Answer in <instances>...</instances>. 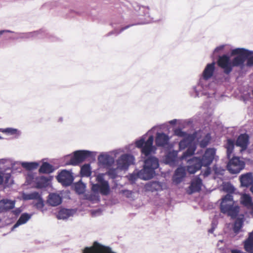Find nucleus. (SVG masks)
Segmentation results:
<instances>
[{"label":"nucleus","mask_w":253,"mask_h":253,"mask_svg":"<svg viewBox=\"0 0 253 253\" xmlns=\"http://www.w3.org/2000/svg\"><path fill=\"white\" fill-rule=\"evenodd\" d=\"M55 170L54 167L48 162H43L39 169L40 173L49 174Z\"/></svg>","instance_id":"nucleus-30"},{"label":"nucleus","mask_w":253,"mask_h":253,"mask_svg":"<svg viewBox=\"0 0 253 253\" xmlns=\"http://www.w3.org/2000/svg\"><path fill=\"white\" fill-rule=\"evenodd\" d=\"M169 137L164 132H157L155 139L156 145L159 147H164L169 143Z\"/></svg>","instance_id":"nucleus-23"},{"label":"nucleus","mask_w":253,"mask_h":253,"mask_svg":"<svg viewBox=\"0 0 253 253\" xmlns=\"http://www.w3.org/2000/svg\"><path fill=\"white\" fill-rule=\"evenodd\" d=\"M21 224L19 222V221L17 220L16 222L14 224V225L12 226L11 228V231H13L14 229L18 227L19 226L21 225Z\"/></svg>","instance_id":"nucleus-62"},{"label":"nucleus","mask_w":253,"mask_h":253,"mask_svg":"<svg viewBox=\"0 0 253 253\" xmlns=\"http://www.w3.org/2000/svg\"><path fill=\"white\" fill-rule=\"evenodd\" d=\"M188 165L186 167L187 172L189 174H194L203 167L200 157L192 156L187 160Z\"/></svg>","instance_id":"nucleus-11"},{"label":"nucleus","mask_w":253,"mask_h":253,"mask_svg":"<svg viewBox=\"0 0 253 253\" xmlns=\"http://www.w3.org/2000/svg\"><path fill=\"white\" fill-rule=\"evenodd\" d=\"M243 219L242 218L238 217V233L240 232L241 228L243 226Z\"/></svg>","instance_id":"nucleus-58"},{"label":"nucleus","mask_w":253,"mask_h":253,"mask_svg":"<svg viewBox=\"0 0 253 253\" xmlns=\"http://www.w3.org/2000/svg\"><path fill=\"white\" fill-rule=\"evenodd\" d=\"M4 174V183L5 184L8 185L9 184V180L11 178V175L10 173H6Z\"/></svg>","instance_id":"nucleus-57"},{"label":"nucleus","mask_w":253,"mask_h":253,"mask_svg":"<svg viewBox=\"0 0 253 253\" xmlns=\"http://www.w3.org/2000/svg\"><path fill=\"white\" fill-rule=\"evenodd\" d=\"M147 135V133L143 135L140 139L136 140L135 142V146L140 149L142 154L146 157L143 161L142 169L139 170L140 179L145 181L152 179L158 175L159 171L157 169H161L159 159L151 155L155 151L153 146L154 136L151 135L146 140Z\"/></svg>","instance_id":"nucleus-2"},{"label":"nucleus","mask_w":253,"mask_h":253,"mask_svg":"<svg viewBox=\"0 0 253 253\" xmlns=\"http://www.w3.org/2000/svg\"><path fill=\"white\" fill-rule=\"evenodd\" d=\"M235 145L237 146V139L234 141L231 139L227 140V144L225 146L227 149V158H229L233 153Z\"/></svg>","instance_id":"nucleus-33"},{"label":"nucleus","mask_w":253,"mask_h":253,"mask_svg":"<svg viewBox=\"0 0 253 253\" xmlns=\"http://www.w3.org/2000/svg\"><path fill=\"white\" fill-rule=\"evenodd\" d=\"M82 253H117L109 246L103 245L97 241H94L90 247H86L82 250Z\"/></svg>","instance_id":"nucleus-8"},{"label":"nucleus","mask_w":253,"mask_h":253,"mask_svg":"<svg viewBox=\"0 0 253 253\" xmlns=\"http://www.w3.org/2000/svg\"><path fill=\"white\" fill-rule=\"evenodd\" d=\"M96 181H97V184H100L104 183V182H107V181L104 179V174L102 173L99 174L96 178Z\"/></svg>","instance_id":"nucleus-50"},{"label":"nucleus","mask_w":253,"mask_h":253,"mask_svg":"<svg viewBox=\"0 0 253 253\" xmlns=\"http://www.w3.org/2000/svg\"><path fill=\"white\" fill-rule=\"evenodd\" d=\"M91 190L95 194L99 193L103 196H107L111 192L108 181L100 184H91Z\"/></svg>","instance_id":"nucleus-13"},{"label":"nucleus","mask_w":253,"mask_h":253,"mask_svg":"<svg viewBox=\"0 0 253 253\" xmlns=\"http://www.w3.org/2000/svg\"><path fill=\"white\" fill-rule=\"evenodd\" d=\"M40 34L39 32H37V31L28 32V35H29L30 39H38V35Z\"/></svg>","instance_id":"nucleus-51"},{"label":"nucleus","mask_w":253,"mask_h":253,"mask_svg":"<svg viewBox=\"0 0 253 253\" xmlns=\"http://www.w3.org/2000/svg\"><path fill=\"white\" fill-rule=\"evenodd\" d=\"M80 173L81 177L89 176L91 173L90 164H85L83 165L81 168Z\"/></svg>","instance_id":"nucleus-37"},{"label":"nucleus","mask_w":253,"mask_h":253,"mask_svg":"<svg viewBox=\"0 0 253 253\" xmlns=\"http://www.w3.org/2000/svg\"><path fill=\"white\" fill-rule=\"evenodd\" d=\"M71 188L78 195H81L84 193L86 188L85 184L80 179L79 181L72 184Z\"/></svg>","instance_id":"nucleus-28"},{"label":"nucleus","mask_w":253,"mask_h":253,"mask_svg":"<svg viewBox=\"0 0 253 253\" xmlns=\"http://www.w3.org/2000/svg\"><path fill=\"white\" fill-rule=\"evenodd\" d=\"M76 212V210L74 209L61 208L58 211L56 217L58 219L66 220L73 216Z\"/></svg>","instance_id":"nucleus-19"},{"label":"nucleus","mask_w":253,"mask_h":253,"mask_svg":"<svg viewBox=\"0 0 253 253\" xmlns=\"http://www.w3.org/2000/svg\"><path fill=\"white\" fill-rule=\"evenodd\" d=\"M249 144V136L246 133L241 134L238 136V147L241 148V152L245 150Z\"/></svg>","instance_id":"nucleus-27"},{"label":"nucleus","mask_w":253,"mask_h":253,"mask_svg":"<svg viewBox=\"0 0 253 253\" xmlns=\"http://www.w3.org/2000/svg\"><path fill=\"white\" fill-rule=\"evenodd\" d=\"M179 162L178 151L174 150L168 152L163 159V163L172 168L177 167Z\"/></svg>","instance_id":"nucleus-10"},{"label":"nucleus","mask_w":253,"mask_h":253,"mask_svg":"<svg viewBox=\"0 0 253 253\" xmlns=\"http://www.w3.org/2000/svg\"><path fill=\"white\" fill-rule=\"evenodd\" d=\"M32 214L28 213L27 212L22 213L19 219L17 220L22 225L26 223L32 217Z\"/></svg>","instance_id":"nucleus-43"},{"label":"nucleus","mask_w":253,"mask_h":253,"mask_svg":"<svg viewBox=\"0 0 253 253\" xmlns=\"http://www.w3.org/2000/svg\"><path fill=\"white\" fill-rule=\"evenodd\" d=\"M21 165L23 168L30 171L36 169L38 167L39 163L37 162H22L21 163Z\"/></svg>","instance_id":"nucleus-38"},{"label":"nucleus","mask_w":253,"mask_h":253,"mask_svg":"<svg viewBox=\"0 0 253 253\" xmlns=\"http://www.w3.org/2000/svg\"><path fill=\"white\" fill-rule=\"evenodd\" d=\"M186 170L185 167L181 165H178V167L174 170L172 177V181L176 184H180L183 180L186 175Z\"/></svg>","instance_id":"nucleus-15"},{"label":"nucleus","mask_w":253,"mask_h":253,"mask_svg":"<svg viewBox=\"0 0 253 253\" xmlns=\"http://www.w3.org/2000/svg\"><path fill=\"white\" fill-rule=\"evenodd\" d=\"M224 242L223 240H220L218 241L217 244V247L218 248V249L222 251L221 253H227L228 251H230V250H224L223 248L222 247H220L219 245L220 243H223Z\"/></svg>","instance_id":"nucleus-55"},{"label":"nucleus","mask_w":253,"mask_h":253,"mask_svg":"<svg viewBox=\"0 0 253 253\" xmlns=\"http://www.w3.org/2000/svg\"><path fill=\"white\" fill-rule=\"evenodd\" d=\"M96 153V152L86 150H76L73 152L70 160L66 162V165L79 166L87 159L94 161Z\"/></svg>","instance_id":"nucleus-6"},{"label":"nucleus","mask_w":253,"mask_h":253,"mask_svg":"<svg viewBox=\"0 0 253 253\" xmlns=\"http://www.w3.org/2000/svg\"><path fill=\"white\" fill-rule=\"evenodd\" d=\"M240 203L247 209L253 212V202L249 194L246 193L241 194Z\"/></svg>","instance_id":"nucleus-24"},{"label":"nucleus","mask_w":253,"mask_h":253,"mask_svg":"<svg viewBox=\"0 0 253 253\" xmlns=\"http://www.w3.org/2000/svg\"><path fill=\"white\" fill-rule=\"evenodd\" d=\"M178 123V120L177 119H173L169 122V123L171 125H175L177 123Z\"/></svg>","instance_id":"nucleus-63"},{"label":"nucleus","mask_w":253,"mask_h":253,"mask_svg":"<svg viewBox=\"0 0 253 253\" xmlns=\"http://www.w3.org/2000/svg\"><path fill=\"white\" fill-rule=\"evenodd\" d=\"M37 200H38L37 203L35 205V207L37 209H42L44 206V201L40 195V197H39Z\"/></svg>","instance_id":"nucleus-49"},{"label":"nucleus","mask_w":253,"mask_h":253,"mask_svg":"<svg viewBox=\"0 0 253 253\" xmlns=\"http://www.w3.org/2000/svg\"><path fill=\"white\" fill-rule=\"evenodd\" d=\"M182 129H183L182 127H181L178 126L177 127L173 129V135L178 137H182L183 138L186 137H191V135H192V134H190L186 131H183Z\"/></svg>","instance_id":"nucleus-40"},{"label":"nucleus","mask_w":253,"mask_h":253,"mask_svg":"<svg viewBox=\"0 0 253 253\" xmlns=\"http://www.w3.org/2000/svg\"><path fill=\"white\" fill-rule=\"evenodd\" d=\"M16 201L7 198L0 200V213H5L15 208Z\"/></svg>","instance_id":"nucleus-18"},{"label":"nucleus","mask_w":253,"mask_h":253,"mask_svg":"<svg viewBox=\"0 0 253 253\" xmlns=\"http://www.w3.org/2000/svg\"><path fill=\"white\" fill-rule=\"evenodd\" d=\"M40 197L39 192L35 191L31 193H26L24 192L22 193V198L24 201L37 199Z\"/></svg>","instance_id":"nucleus-39"},{"label":"nucleus","mask_w":253,"mask_h":253,"mask_svg":"<svg viewBox=\"0 0 253 253\" xmlns=\"http://www.w3.org/2000/svg\"><path fill=\"white\" fill-rule=\"evenodd\" d=\"M115 162L114 158L107 153H101L98 157L99 166L104 168H111Z\"/></svg>","instance_id":"nucleus-16"},{"label":"nucleus","mask_w":253,"mask_h":253,"mask_svg":"<svg viewBox=\"0 0 253 253\" xmlns=\"http://www.w3.org/2000/svg\"><path fill=\"white\" fill-rule=\"evenodd\" d=\"M218 224V221L216 219H213L211 223V227L216 228Z\"/></svg>","instance_id":"nucleus-61"},{"label":"nucleus","mask_w":253,"mask_h":253,"mask_svg":"<svg viewBox=\"0 0 253 253\" xmlns=\"http://www.w3.org/2000/svg\"><path fill=\"white\" fill-rule=\"evenodd\" d=\"M197 146L195 143H191V145H189L188 147H187V149L186 151L191 156H192L196 150Z\"/></svg>","instance_id":"nucleus-47"},{"label":"nucleus","mask_w":253,"mask_h":253,"mask_svg":"<svg viewBox=\"0 0 253 253\" xmlns=\"http://www.w3.org/2000/svg\"><path fill=\"white\" fill-rule=\"evenodd\" d=\"M52 178V176L46 177L43 175L36 177L35 180L36 188L42 189L47 187L49 185L50 181Z\"/></svg>","instance_id":"nucleus-20"},{"label":"nucleus","mask_w":253,"mask_h":253,"mask_svg":"<svg viewBox=\"0 0 253 253\" xmlns=\"http://www.w3.org/2000/svg\"><path fill=\"white\" fill-rule=\"evenodd\" d=\"M147 191L154 192L163 190L162 183L158 181H151L145 185Z\"/></svg>","instance_id":"nucleus-25"},{"label":"nucleus","mask_w":253,"mask_h":253,"mask_svg":"<svg viewBox=\"0 0 253 253\" xmlns=\"http://www.w3.org/2000/svg\"><path fill=\"white\" fill-rule=\"evenodd\" d=\"M212 95L213 96V97L216 100H221V98L223 97V95L222 94H219L217 95L216 93L215 92L212 93Z\"/></svg>","instance_id":"nucleus-59"},{"label":"nucleus","mask_w":253,"mask_h":253,"mask_svg":"<svg viewBox=\"0 0 253 253\" xmlns=\"http://www.w3.org/2000/svg\"><path fill=\"white\" fill-rule=\"evenodd\" d=\"M206 167L207 168L204 173V175L205 176H208L211 173V169H210V166Z\"/></svg>","instance_id":"nucleus-60"},{"label":"nucleus","mask_w":253,"mask_h":253,"mask_svg":"<svg viewBox=\"0 0 253 253\" xmlns=\"http://www.w3.org/2000/svg\"><path fill=\"white\" fill-rule=\"evenodd\" d=\"M220 211L221 213L230 216L231 219H234L233 223H229L226 225L224 231L225 233H229L233 236L237 235V205H235L232 194H227L220 199Z\"/></svg>","instance_id":"nucleus-5"},{"label":"nucleus","mask_w":253,"mask_h":253,"mask_svg":"<svg viewBox=\"0 0 253 253\" xmlns=\"http://www.w3.org/2000/svg\"><path fill=\"white\" fill-rule=\"evenodd\" d=\"M139 171L138 169H135L131 174L129 176L128 179L132 183H134L135 182L137 179H140V177L139 175Z\"/></svg>","instance_id":"nucleus-46"},{"label":"nucleus","mask_w":253,"mask_h":253,"mask_svg":"<svg viewBox=\"0 0 253 253\" xmlns=\"http://www.w3.org/2000/svg\"><path fill=\"white\" fill-rule=\"evenodd\" d=\"M193 120L189 119L187 120H178V126L183 128H186L188 126L192 125Z\"/></svg>","instance_id":"nucleus-45"},{"label":"nucleus","mask_w":253,"mask_h":253,"mask_svg":"<svg viewBox=\"0 0 253 253\" xmlns=\"http://www.w3.org/2000/svg\"><path fill=\"white\" fill-rule=\"evenodd\" d=\"M0 131L3 133L10 134V135H16L15 137L18 138L21 134L20 130L17 128L12 127H7L5 128H1Z\"/></svg>","instance_id":"nucleus-34"},{"label":"nucleus","mask_w":253,"mask_h":253,"mask_svg":"<svg viewBox=\"0 0 253 253\" xmlns=\"http://www.w3.org/2000/svg\"><path fill=\"white\" fill-rule=\"evenodd\" d=\"M191 156L185 150L183 152L182 155L179 157V159L180 160V161L184 160H187V158Z\"/></svg>","instance_id":"nucleus-52"},{"label":"nucleus","mask_w":253,"mask_h":253,"mask_svg":"<svg viewBox=\"0 0 253 253\" xmlns=\"http://www.w3.org/2000/svg\"><path fill=\"white\" fill-rule=\"evenodd\" d=\"M22 209L21 208H16L15 210H12L11 212L14 214L16 216H18L20 213L22 212Z\"/></svg>","instance_id":"nucleus-56"},{"label":"nucleus","mask_w":253,"mask_h":253,"mask_svg":"<svg viewBox=\"0 0 253 253\" xmlns=\"http://www.w3.org/2000/svg\"><path fill=\"white\" fill-rule=\"evenodd\" d=\"M203 185L202 179L199 175H197L194 178L189 187L190 192L189 194H193L196 192H199L202 189Z\"/></svg>","instance_id":"nucleus-21"},{"label":"nucleus","mask_w":253,"mask_h":253,"mask_svg":"<svg viewBox=\"0 0 253 253\" xmlns=\"http://www.w3.org/2000/svg\"><path fill=\"white\" fill-rule=\"evenodd\" d=\"M230 80L229 75L225 74H220L214 76L212 78L213 85L214 84L221 85L224 83L229 82Z\"/></svg>","instance_id":"nucleus-29"},{"label":"nucleus","mask_w":253,"mask_h":253,"mask_svg":"<svg viewBox=\"0 0 253 253\" xmlns=\"http://www.w3.org/2000/svg\"><path fill=\"white\" fill-rule=\"evenodd\" d=\"M109 169L107 172V174L110 176L113 179H114L117 177V172L116 169L114 168H109Z\"/></svg>","instance_id":"nucleus-48"},{"label":"nucleus","mask_w":253,"mask_h":253,"mask_svg":"<svg viewBox=\"0 0 253 253\" xmlns=\"http://www.w3.org/2000/svg\"><path fill=\"white\" fill-rule=\"evenodd\" d=\"M215 61L206 65L196 85L193 86L189 91L190 95L194 98L199 97L207 95L208 89H213V82L210 83L209 80L213 77L215 70Z\"/></svg>","instance_id":"nucleus-4"},{"label":"nucleus","mask_w":253,"mask_h":253,"mask_svg":"<svg viewBox=\"0 0 253 253\" xmlns=\"http://www.w3.org/2000/svg\"><path fill=\"white\" fill-rule=\"evenodd\" d=\"M229 160V161L226 165L227 169L230 172L231 174H236L237 173V169H233L232 168V166H237V156L234 155L233 157L231 158H227Z\"/></svg>","instance_id":"nucleus-31"},{"label":"nucleus","mask_w":253,"mask_h":253,"mask_svg":"<svg viewBox=\"0 0 253 253\" xmlns=\"http://www.w3.org/2000/svg\"><path fill=\"white\" fill-rule=\"evenodd\" d=\"M211 140V135L210 133H207L204 137L200 141L199 145L202 148H206L209 144Z\"/></svg>","instance_id":"nucleus-42"},{"label":"nucleus","mask_w":253,"mask_h":253,"mask_svg":"<svg viewBox=\"0 0 253 253\" xmlns=\"http://www.w3.org/2000/svg\"><path fill=\"white\" fill-rule=\"evenodd\" d=\"M63 201L62 195L55 192L50 193L46 200V203L51 207H57L61 205Z\"/></svg>","instance_id":"nucleus-17"},{"label":"nucleus","mask_w":253,"mask_h":253,"mask_svg":"<svg viewBox=\"0 0 253 253\" xmlns=\"http://www.w3.org/2000/svg\"><path fill=\"white\" fill-rule=\"evenodd\" d=\"M37 31L39 32L40 33V34L38 35V39H42L46 38L51 42H56L59 40V39L57 37L54 36L53 35L50 34L45 30L41 29Z\"/></svg>","instance_id":"nucleus-32"},{"label":"nucleus","mask_w":253,"mask_h":253,"mask_svg":"<svg viewBox=\"0 0 253 253\" xmlns=\"http://www.w3.org/2000/svg\"><path fill=\"white\" fill-rule=\"evenodd\" d=\"M245 167V163L244 161H241L238 158V173L243 169Z\"/></svg>","instance_id":"nucleus-54"},{"label":"nucleus","mask_w":253,"mask_h":253,"mask_svg":"<svg viewBox=\"0 0 253 253\" xmlns=\"http://www.w3.org/2000/svg\"><path fill=\"white\" fill-rule=\"evenodd\" d=\"M225 45L217 46L211 55L212 60L222 70L223 74L229 75L233 68L237 67V48L233 49L231 53L222 54Z\"/></svg>","instance_id":"nucleus-3"},{"label":"nucleus","mask_w":253,"mask_h":253,"mask_svg":"<svg viewBox=\"0 0 253 253\" xmlns=\"http://www.w3.org/2000/svg\"><path fill=\"white\" fill-rule=\"evenodd\" d=\"M15 33L16 34L19 35L18 37L14 38L13 39L14 40H18L19 39H30L29 35H28V32L27 33H15L14 31H12L9 30H0V36L2 35L4 33Z\"/></svg>","instance_id":"nucleus-36"},{"label":"nucleus","mask_w":253,"mask_h":253,"mask_svg":"<svg viewBox=\"0 0 253 253\" xmlns=\"http://www.w3.org/2000/svg\"><path fill=\"white\" fill-rule=\"evenodd\" d=\"M121 192L127 198H130L132 195V192L127 189L122 190Z\"/></svg>","instance_id":"nucleus-53"},{"label":"nucleus","mask_w":253,"mask_h":253,"mask_svg":"<svg viewBox=\"0 0 253 253\" xmlns=\"http://www.w3.org/2000/svg\"><path fill=\"white\" fill-rule=\"evenodd\" d=\"M74 13L77 15H80V13L79 12L75 11V10H71L70 12V14H69L70 15L68 16V17L73 16V15H72V14H73Z\"/></svg>","instance_id":"nucleus-64"},{"label":"nucleus","mask_w":253,"mask_h":253,"mask_svg":"<svg viewBox=\"0 0 253 253\" xmlns=\"http://www.w3.org/2000/svg\"><path fill=\"white\" fill-rule=\"evenodd\" d=\"M241 186L248 187L253 183V177L251 172H248L240 176Z\"/></svg>","instance_id":"nucleus-26"},{"label":"nucleus","mask_w":253,"mask_h":253,"mask_svg":"<svg viewBox=\"0 0 253 253\" xmlns=\"http://www.w3.org/2000/svg\"><path fill=\"white\" fill-rule=\"evenodd\" d=\"M56 178L63 186L71 185L74 180L72 172L67 169H63L59 172Z\"/></svg>","instance_id":"nucleus-9"},{"label":"nucleus","mask_w":253,"mask_h":253,"mask_svg":"<svg viewBox=\"0 0 253 253\" xmlns=\"http://www.w3.org/2000/svg\"><path fill=\"white\" fill-rule=\"evenodd\" d=\"M84 199L91 202L92 203H98L100 201V196L98 194H85Z\"/></svg>","instance_id":"nucleus-41"},{"label":"nucleus","mask_w":253,"mask_h":253,"mask_svg":"<svg viewBox=\"0 0 253 253\" xmlns=\"http://www.w3.org/2000/svg\"><path fill=\"white\" fill-rule=\"evenodd\" d=\"M134 157L133 155L129 154H125L117 161L118 168L120 169H127L128 167L133 164Z\"/></svg>","instance_id":"nucleus-12"},{"label":"nucleus","mask_w":253,"mask_h":253,"mask_svg":"<svg viewBox=\"0 0 253 253\" xmlns=\"http://www.w3.org/2000/svg\"><path fill=\"white\" fill-rule=\"evenodd\" d=\"M222 190L228 194H232L234 192L235 188L230 182H228L223 183Z\"/></svg>","instance_id":"nucleus-44"},{"label":"nucleus","mask_w":253,"mask_h":253,"mask_svg":"<svg viewBox=\"0 0 253 253\" xmlns=\"http://www.w3.org/2000/svg\"><path fill=\"white\" fill-rule=\"evenodd\" d=\"M134 12L124 5L119 8L118 15L114 16L112 19L111 25L115 28L109 32L107 36L113 34L116 36L122 32L133 25L146 24L152 22L161 20L162 16L159 14L156 17H151L149 13L150 8L148 6L141 5L137 2L132 4Z\"/></svg>","instance_id":"nucleus-1"},{"label":"nucleus","mask_w":253,"mask_h":253,"mask_svg":"<svg viewBox=\"0 0 253 253\" xmlns=\"http://www.w3.org/2000/svg\"><path fill=\"white\" fill-rule=\"evenodd\" d=\"M246 65L248 67L253 66V51L249 50L244 48H239L238 49V67L243 66L245 61Z\"/></svg>","instance_id":"nucleus-7"},{"label":"nucleus","mask_w":253,"mask_h":253,"mask_svg":"<svg viewBox=\"0 0 253 253\" xmlns=\"http://www.w3.org/2000/svg\"><path fill=\"white\" fill-rule=\"evenodd\" d=\"M216 153V149L214 148H209L206 149L204 154L200 157L203 167H209L212 163Z\"/></svg>","instance_id":"nucleus-14"},{"label":"nucleus","mask_w":253,"mask_h":253,"mask_svg":"<svg viewBox=\"0 0 253 253\" xmlns=\"http://www.w3.org/2000/svg\"><path fill=\"white\" fill-rule=\"evenodd\" d=\"M244 247L246 251L253 253V231L250 233L248 239L245 243Z\"/></svg>","instance_id":"nucleus-35"},{"label":"nucleus","mask_w":253,"mask_h":253,"mask_svg":"<svg viewBox=\"0 0 253 253\" xmlns=\"http://www.w3.org/2000/svg\"><path fill=\"white\" fill-rule=\"evenodd\" d=\"M198 132L197 131H195L192 135L191 137H186L183 138L182 140H181L179 143V150H183L188 147L189 145H191V143H193V141L197 139L198 140L199 137L197 136Z\"/></svg>","instance_id":"nucleus-22"}]
</instances>
